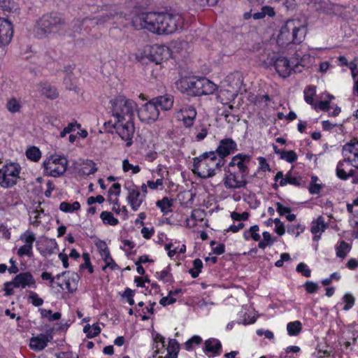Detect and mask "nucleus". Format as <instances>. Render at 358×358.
Wrapping results in <instances>:
<instances>
[{
  "mask_svg": "<svg viewBox=\"0 0 358 358\" xmlns=\"http://www.w3.org/2000/svg\"><path fill=\"white\" fill-rule=\"evenodd\" d=\"M223 165L222 159H219L214 151L206 152L194 158L193 171L199 178H210Z\"/></svg>",
  "mask_w": 358,
  "mask_h": 358,
  "instance_id": "nucleus-1",
  "label": "nucleus"
},
{
  "mask_svg": "<svg viewBox=\"0 0 358 358\" xmlns=\"http://www.w3.org/2000/svg\"><path fill=\"white\" fill-rule=\"evenodd\" d=\"M307 33L306 27L299 20H289L282 26L277 43L282 46L289 43H301Z\"/></svg>",
  "mask_w": 358,
  "mask_h": 358,
  "instance_id": "nucleus-2",
  "label": "nucleus"
},
{
  "mask_svg": "<svg viewBox=\"0 0 358 358\" xmlns=\"http://www.w3.org/2000/svg\"><path fill=\"white\" fill-rule=\"evenodd\" d=\"M162 13L149 12L136 15L131 20L136 29H145L149 31L162 34Z\"/></svg>",
  "mask_w": 358,
  "mask_h": 358,
  "instance_id": "nucleus-3",
  "label": "nucleus"
},
{
  "mask_svg": "<svg viewBox=\"0 0 358 358\" xmlns=\"http://www.w3.org/2000/svg\"><path fill=\"white\" fill-rule=\"evenodd\" d=\"M113 115L118 122H122L126 117L131 120L137 109L136 103L124 96H117L110 101Z\"/></svg>",
  "mask_w": 358,
  "mask_h": 358,
  "instance_id": "nucleus-4",
  "label": "nucleus"
},
{
  "mask_svg": "<svg viewBox=\"0 0 358 358\" xmlns=\"http://www.w3.org/2000/svg\"><path fill=\"white\" fill-rule=\"evenodd\" d=\"M180 83L186 91L195 96L211 94L217 90V85L206 78H184Z\"/></svg>",
  "mask_w": 358,
  "mask_h": 358,
  "instance_id": "nucleus-5",
  "label": "nucleus"
},
{
  "mask_svg": "<svg viewBox=\"0 0 358 358\" xmlns=\"http://www.w3.org/2000/svg\"><path fill=\"white\" fill-rule=\"evenodd\" d=\"M68 161L60 155H52L43 162L44 173L47 176L57 178L66 171Z\"/></svg>",
  "mask_w": 358,
  "mask_h": 358,
  "instance_id": "nucleus-6",
  "label": "nucleus"
},
{
  "mask_svg": "<svg viewBox=\"0 0 358 358\" xmlns=\"http://www.w3.org/2000/svg\"><path fill=\"white\" fill-rule=\"evenodd\" d=\"M291 62L292 65L285 57H279L275 59L273 65L280 77L286 78L291 75L292 72L301 73L303 71V66L302 64L299 62L294 63V61Z\"/></svg>",
  "mask_w": 358,
  "mask_h": 358,
  "instance_id": "nucleus-7",
  "label": "nucleus"
},
{
  "mask_svg": "<svg viewBox=\"0 0 358 358\" xmlns=\"http://www.w3.org/2000/svg\"><path fill=\"white\" fill-rule=\"evenodd\" d=\"M162 34H173L182 28L184 20L180 14L162 13Z\"/></svg>",
  "mask_w": 358,
  "mask_h": 358,
  "instance_id": "nucleus-8",
  "label": "nucleus"
},
{
  "mask_svg": "<svg viewBox=\"0 0 358 358\" xmlns=\"http://www.w3.org/2000/svg\"><path fill=\"white\" fill-rule=\"evenodd\" d=\"M66 24L62 15L57 13H51L44 15L38 22L39 29L44 34L50 33L53 28H59Z\"/></svg>",
  "mask_w": 358,
  "mask_h": 358,
  "instance_id": "nucleus-9",
  "label": "nucleus"
},
{
  "mask_svg": "<svg viewBox=\"0 0 358 358\" xmlns=\"http://www.w3.org/2000/svg\"><path fill=\"white\" fill-rule=\"evenodd\" d=\"M113 127L116 129V132L120 137L126 141L127 146H131L135 133V127L133 121L128 120L125 123L117 121Z\"/></svg>",
  "mask_w": 358,
  "mask_h": 358,
  "instance_id": "nucleus-10",
  "label": "nucleus"
},
{
  "mask_svg": "<svg viewBox=\"0 0 358 358\" xmlns=\"http://www.w3.org/2000/svg\"><path fill=\"white\" fill-rule=\"evenodd\" d=\"M20 240L22 241L23 245L17 249V255L20 257H23L24 256L32 257L34 255L33 245L36 241V236L34 233L27 230L21 234Z\"/></svg>",
  "mask_w": 358,
  "mask_h": 358,
  "instance_id": "nucleus-11",
  "label": "nucleus"
},
{
  "mask_svg": "<svg viewBox=\"0 0 358 358\" xmlns=\"http://www.w3.org/2000/svg\"><path fill=\"white\" fill-rule=\"evenodd\" d=\"M138 115L140 120L148 124L155 122L159 115V108L150 100L145 103L138 110Z\"/></svg>",
  "mask_w": 358,
  "mask_h": 358,
  "instance_id": "nucleus-12",
  "label": "nucleus"
},
{
  "mask_svg": "<svg viewBox=\"0 0 358 358\" xmlns=\"http://www.w3.org/2000/svg\"><path fill=\"white\" fill-rule=\"evenodd\" d=\"M126 188L128 190L127 197L129 205L134 211L139 209L144 200V194H141V190L138 187L134 186L132 180L126 184Z\"/></svg>",
  "mask_w": 358,
  "mask_h": 358,
  "instance_id": "nucleus-13",
  "label": "nucleus"
},
{
  "mask_svg": "<svg viewBox=\"0 0 358 358\" xmlns=\"http://www.w3.org/2000/svg\"><path fill=\"white\" fill-rule=\"evenodd\" d=\"M236 150H237L236 143L231 138H226L220 141L219 145L214 152L217 156V158L219 159H222V162H224V159L234 153Z\"/></svg>",
  "mask_w": 358,
  "mask_h": 358,
  "instance_id": "nucleus-14",
  "label": "nucleus"
},
{
  "mask_svg": "<svg viewBox=\"0 0 358 358\" xmlns=\"http://www.w3.org/2000/svg\"><path fill=\"white\" fill-rule=\"evenodd\" d=\"M343 157L354 164L353 166L358 169V141L352 139L345 143L342 148Z\"/></svg>",
  "mask_w": 358,
  "mask_h": 358,
  "instance_id": "nucleus-15",
  "label": "nucleus"
},
{
  "mask_svg": "<svg viewBox=\"0 0 358 358\" xmlns=\"http://www.w3.org/2000/svg\"><path fill=\"white\" fill-rule=\"evenodd\" d=\"M251 159L252 157L249 155L238 153L232 157L229 166L231 168L237 166L238 171L241 173V177L243 178L248 173V164Z\"/></svg>",
  "mask_w": 358,
  "mask_h": 358,
  "instance_id": "nucleus-16",
  "label": "nucleus"
},
{
  "mask_svg": "<svg viewBox=\"0 0 358 358\" xmlns=\"http://www.w3.org/2000/svg\"><path fill=\"white\" fill-rule=\"evenodd\" d=\"M57 286L59 287L62 289H66L68 292L73 293L77 289V278L76 275L72 274L71 276L66 275V272H63L61 274L56 275Z\"/></svg>",
  "mask_w": 358,
  "mask_h": 358,
  "instance_id": "nucleus-17",
  "label": "nucleus"
},
{
  "mask_svg": "<svg viewBox=\"0 0 358 358\" xmlns=\"http://www.w3.org/2000/svg\"><path fill=\"white\" fill-rule=\"evenodd\" d=\"M13 35L12 24L4 18H0V44L8 45Z\"/></svg>",
  "mask_w": 358,
  "mask_h": 358,
  "instance_id": "nucleus-18",
  "label": "nucleus"
},
{
  "mask_svg": "<svg viewBox=\"0 0 358 358\" xmlns=\"http://www.w3.org/2000/svg\"><path fill=\"white\" fill-rule=\"evenodd\" d=\"M13 280L15 288L36 287V281L32 274L29 272L20 273Z\"/></svg>",
  "mask_w": 358,
  "mask_h": 358,
  "instance_id": "nucleus-19",
  "label": "nucleus"
},
{
  "mask_svg": "<svg viewBox=\"0 0 358 358\" xmlns=\"http://www.w3.org/2000/svg\"><path fill=\"white\" fill-rule=\"evenodd\" d=\"M178 115L179 118H181L186 127H191L196 118V111L193 106H185L178 112Z\"/></svg>",
  "mask_w": 358,
  "mask_h": 358,
  "instance_id": "nucleus-20",
  "label": "nucleus"
},
{
  "mask_svg": "<svg viewBox=\"0 0 358 358\" xmlns=\"http://www.w3.org/2000/svg\"><path fill=\"white\" fill-rule=\"evenodd\" d=\"M222 350L221 342L214 338L206 340L204 343L203 352L208 357H216L220 355Z\"/></svg>",
  "mask_w": 358,
  "mask_h": 358,
  "instance_id": "nucleus-21",
  "label": "nucleus"
},
{
  "mask_svg": "<svg viewBox=\"0 0 358 358\" xmlns=\"http://www.w3.org/2000/svg\"><path fill=\"white\" fill-rule=\"evenodd\" d=\"M353 165V163L344 158L337 165V176L341 179H347L349 177H352L354 176V170L352 169Z\"/></svg>",
  "mask_w": 358,
  "mask_h": 358,
  "instance_id": "nucleus-22",
  "label": "nucleus"
},
{
  "mask_svg": "<svg viewBox=\"0 0 358 358\" xmlns=\"http://www.w3.org/2000/svg\"><path fill=\"white\" fill-rule=\"evenodd\" d=\"M52 339V336L45 334H40L30 339L29 347L35 351L43 350Z\"/></svg>",
  "mask_w": 358,
  "mask_h": 358,
  "instance_id": "nucleus-23",
  "label": "nucleus"
},
{
  "mask_svg": "<svg viewBox=\"0 0 358 358\" xmlns=\"http://www.w3.org/2000/svg\"><path fill=\"white\" fill-rule=\"evenodd\" d=\"M169 49L164 46H156L152 48L149 59L155 64H160L167 57Z\"/></svg>",
  "mask_w": 358,
  "mask_h": 358,
  "instance_id": "nucleus-24",
  "label": "nucleus"
},
{
  "mask_svg": "<svg viewBox=\"0 0 358 358\" xmlns=\"http://www.w3.org/2000/svg\"><path fill=\"white\" fill-rule=\"evenodd\" d=\"M157 108H160L162 110H169L173 106V96L171 94L159 96L151 99Z\"/></svg>",
  "mask_w": 358,
  "mask_h": 358,
  "instance_id": "nucleus-25",
  "label": "nucleus"
},
{
  "mask_svg": "<svg viewBox=\"0 0 358 358\" xmlns=\"http://www.w3.org/2000/svg\"><path fill=\"white\" fill-rule=\"evenodd\" d=\"M327 228V224L324 222V218L322 216L317 217L311 223L310 231L314 235L313 241H318L320 239L322 234Z\"/></svg>",
  "mask_w": 358,
  "mask_h": 358,
  "instance_id": "nucleus-26",
  "label": "nucleus"
},
{
  "mask_svg": "<svg viewBox=\"0 0 358 358\" xmlns=\"http://www.w3.org/2000/svg\"><path fill=\"white\" fill-rule=\"evenodd\" d=\"M20 166L16 163H9L0 169V177L6 179L7 177L17 178L20 173Z\"/></svg>",
  "mask_w": 358,
  "mask_h": 358,
  "instance_id": "nucleus-27",
  "label": "nucleus"
},
{
  "mask_svg": "<svg viewBox=\"0 0 358 358\" xmlns=\"http://www.w3.org/2000/svg\"><path fill=\"white\" fill-rule=\"evenodd\" d=\"M100 255L105 262V265L102 267L103 271L110 268L112 271L119 270L120 267L112 258L108 248H105L100 251Z\"/></svg>",
  "mask_w": 358,
  "mask_h": 358,
  "instance_id": "nucleus-28",
  "label": "nucleus"
},
{
  "mask_svg": "<svg viewBox=\"0 0 358 358\" xmlns=\"http://www.w3.org/2000/svg\"><path fill=\"white\" fill-rule=\"evenodd\" d=\"M40 254L44 257H48L55 253L58 250L57 243L55 240L48 241L44 248H37Z\"/></svg>",
  "mask_w": 358,
  "mask_h": 358,
  "instance_id": "nucleus-29",
  "label": "nucleus"
},
{
  "mask_svg": "<svg viewBox=\"0 0 358 358\" xmlns=\"http://www.w3.org/2000/svg\"><path fill=\"white\" fill-rule=\"evenodd\" d=\"M180 350V345L178 342L173 338L169 341V345L166 348V355L164 357H159L158 358H178V355Z\"/></svg>",
  "mask_w": 358,
  "mask_h": 358,
  "instance_id": "nucleus-30",
  "label": "nucleus"
},
{
  "mask_svg": "<svg viewBox=\"0 0 358 358\" xmlns=\"http://www.w3.org/2000/svg\"><path fill=\"white\" fill-rule=\"evenodd\" d=\"M336 257L344 259L351 250V245L345 241H341L335 245Z\"/></svg>",
  "mask_w": 358,
  "mask_h": 358,
  "instance_id": "nucleus-31",
  "label": "nucleus"
},
{
  "mask_svg": "<svg viewBox=\"0 0 358 358\" xmlns=\"http://www.w3.org/2000/svg\"><path fill=\"white\" fill-rule=\"evenodd\" d=\"M155 276L159 281H162L164 283H172L174 280L172 274L171 273L170 266H166L163 270L155 273Z\"/></svg>",
  "mask_w": 358,
  "mask_h": 358,
  "instance_id": "nucleus-32",
  "label": "nucleus"
},
{
  "mask_svg": "<svg viewBox=\"0 0 358 358\" xmlns=\"http://www.w3.org/2000/svg\"><path fill=\"white\" fill-rule=\"evenodd\" d=\"M259 226L255 224L253 226H251L249 229L245 230L243 234V238L245 241H248L250 239H252L255 241H259L260 240V235L259 234Z\"/></svg>",
  "mask_w": 358,
  "mask_h": 358,
  "instance_id": "nucleus-33",
  "label": "nucleus"
},
{
  "mask_svg": "<svg viewBox=\"0 0 358 358\" xmlns=\"http://www.w3.org/2000/svg\"><path fill=\"white\" fill-rule=\"evenodd\" d=\"M41 94L50 99H55L59 96L57 88L47 83L42 85Z\"/></svg>",
  "mask_w": 358,
  "mask_h": 358,
  "instance_id": "nucleus-34",
  "label": "nucleus"
},
{
  "mask_svg": "<svg viewBox=\"0 0 358 358\" xmlns=\"http://www.w3.org/2000/svg\"><path fill=\"white\" fill-rule=\"evenodd\" d=\"M156 206L160 209L163 215H166L172 210L173 201L167 197H164L156 202Z\"/></svg>",
  "mask_w": 358,
  "mask_h": 358,
  "instance_id": "nucleus-35",
  "label": "nucleus"
},
{
  "mask_svg": "<svg viewBox=\"0 0 358 358\" xmlns=\"http://www.w3.org/2000/svg\"><path fill=\"white\" fill-rule=\"evenodd\" d=\"M302 330V324L300 321L290 322L287 324V334L290 336H297Z\"/></svg>",
  "mask_w": 358,
  "mask_h": 358,
  "instance_id": "nucleus-36",
  "label": "nucleus"
},
{
  "mask_svg": "<svg viewBox=\"0 0 358 358\" xmlns=\"http://www.w3.org/2000/svg\"><path fill=\"white\" fill-rule=\"evenodd\" d=\"M80 204L78 201H74L73 203L63 201L59 204V210L64 213H73L80 210Z\"/></svg>",
  "mask_w": 358,
  "mask_h": 358,
  "instance_id": "nucleus-37",
  "label": "nucleus"
},
{
  "mask_svg": "<svg viewBox=\"0 0 358 358\" xmlns=\"http://www.w3.org/2000/svg\"><path fill=\"white\" fill-rule=\"evenodd\" d=\"M263 239L258 243V248L264 250L267 246H271L275 241V238L273 237L268 231L262 233Z\"/></svg>",
  "mask_w": 358,
  "mask_h": 358,
  "instance_id": "nucleus-38",
  "label": "nucleus"
},
{
  "mask_svg": "<svg viewBox=\"0 0 358 358\" xmlns=\"http://www.w3.org/2000/svg\"><path fill=\"white\" fill-rule=\"evenodd\" d=\"M275 15V13L272 7L265 6L262 7L261 11L255 13L252 15V17L255 20H259L264 18L266 15H268L269 17H273Z\"/></svg>",
  "mask_w": 358,
  "mask_h": 358,
  "instance_id": "nucleus-39",
  "label": "nucleus"
},
{
  "mask_svg": "<svg viewBox=\"0 0 358 358\" xmlns=\"http://www.w3.org/2000/svg\"><path fill=\"white\" fill-rule=\"evenodd\" d=\"M96 164L91 160H87L82 164L80 173L84 176H89L96 171Z\"/></svg>",
  "mask_w": 358,
  "mask_h": 358,
  "instance_id": "nucleus-40",
  "label": "nucleus"
},
{
  "mask_svg": "<svg viewBox=\"0 0 358 358\" xmlns=\"http://www.w3.org/2000/svg\"><path fill=\"white\" fill-rule=\"evenodd\" d=\"M6 108L9 112L12 113H19L22 108L21 102L16 98L12 97L8 100L6 103Z\"/></svg>",
  "mask_w": 358,
  "mask_h": 358,
  "instance_id": "nucleus-41",
  "label": "nucleus"
},
{
  "mask_svg": "<svg viewBox=\"0 0 358 358\" xmlns=\"http://www.w3.org/2000/svg\"><path fill=\"white\" fill-rule=\"evenodd\" d=\"M100 217L106 224L115 226L119 222L118 220L113 216V213L108 211H103L100 215Z\"/></svg>",
  "mask_w": 358,
  "mask_h": 358,
  "instance_id": "nucleus-42",
  "label": "nucleus"
},
{
  "mask_svg": "<svg viewBox=\"0 0 358 358\" xmlns=\"http://www.w3.org/2000/svg\"><path fill=\"white\" fill-rule=\"evenodd\" d=\"M205 216V211L201 209H194L191 214V217L199 223L200 227L206 225V221L204 219Z\"/></svg>",
  "mask_w": 358,
  "mask_h": 358,
  "instance_id": "nucleus-43",
  "label": "nucleus"
},
{
  "mask_svg": "<svg viewBox=\"0 0 358 358\" xmlns=\"http://www.w3.org/2000/svg\"><path fill=\"white\" fill-rule=\"evenodd\" d=\"M84 332L88 338H94L98 336L101 332V328L98 324L85 325L83 329Z\"/></svg>",
  "mask_w": 358,
  "mask_h": 358,
  "instance_id": "nucleus-44",
  "label": "nucleus"
},
{
  "mask_svg": "<svg viewBox=\"0 0 358 358\" xmlns=\"http://www.w3.org/2000/svg\"><path fill=\"white\" fill-rule=\"evenodd\" d=\"M41 315L43 318H47L49 321H55L61 318V313L56 312L52 313L51 310H46L44 308H39Z\"/></svg>",
  "mask_w": 358,
  "mask_h": 358,
  "instance_id": "nucleus-45",
  "label": "nucleus"
},
{
  "mask_svg": "<svg viewBox=\"0 0 358 358\" xmlns=\"http://www.w3.org/2000/svg\"><path fill=\"white\" fill-rule=\"evenodd\" d=\"M203 268L202 261L196 258L193 261V268L189 270V273L193 278H196L199 276Z\"/></svg>",
  "mask_w": 358,
  "mask_h": 358,
  "instance_id": "nucleus-46",
  "label": "nucleus"
},
{
  "mask_svg": "<svg viewBox=\"0 0 358 358\" xmlns=\"http://www.w3.org/2000/svg\"><path fill=\"white\" fill-rule=\"evenodd\" d=\"M26 156L33 162H38L41 159V152L38 148L33 146L27 149Z\"/></svg>",
  "mask_w": 358,
  "mask_h": 358,
  "instance_id": "nucleus-47",
  "label": "nucleus"
},
{
  "mask_svg": "<svg viewBox=\"0 0 358 358\" xmlns=\"http://www.w3.org/2000/svg\"><path fill=\"white\" fill-rule=\"evenodd\" d=\"M234 98V93L229 90H220L217 94V99L222 103H227Z\"/></svg>",
  "mask_w": 358,
  "mask_h": 358,
  "instance_id": "nucleus-48",
  "label": "nucleus"
},
{
  "mask_svg": "<svg viewBox=\"0 0 358 358\" xmlns=\"http://www.w3.org/2000/svg\"><path fill=\"white\" fill-rule=\"evenodd\" d=\"M202 342V338L198 335H194L185 343V349L190 351L193 349L194 345H198Z\"/></svg>",
  "mask_w": 358,
  "mask_h": 358,
  "instance_id": "nucleus-49",
  "label": "nucleus"
},
{
  "mask_svg": "<svg viewBox=\"0 0 358 358\" xmlns=\"http://www.w3.org/2000/svg\"><path fill=\"white\" fill-rule=\"evenodd\" d=\"M315 95V87L313 86H308L304 90V99L306 101L313 106L314 105V100L313 97Z\"/></svg>",
  "mask_w": 358,
  "mask_h": 358,
  "instance_id": "nucleus-50",
  "label": "nucleus"
},
{
  "mask_svg": "<svg viewBox=\"0 0 358 358\" xmlns=\"http://www.w3.org/2000/svg\"><path fill=\"white\" fill-rule=\"evenodd\" d=\"M28 301L34 306L39 307L43 305V299L39 297L34 292H30L28 296Z\"/></svg>",
  "mask_w": 358,
  "mask_h": 358,
  "instance_id": "nucleus-51",
  "label": "nucleus"
},
{
  "mask_svg": "<svg viewBox=\"0 0 358 358\" xmlns=\"http://www.w3.org/2000/svg\"><path fill=\"white\" fill-rule=\"evenodd\" d=\"M154 342L155 344V348H156L155 352L159 354L161 349H164L165 347V339L161 334H156L154 336Z\"/></svg>",
  "mask_w": 358,
  "mask_h": 358,
  "instance_id": "nucleus-52",
  "label": "nucleus"
},
{
  "mask_svg": "<svg viewBox=\"0 0 358 358\" xmlns=\"http://www.w3.org/2000/svg\"><path fill=\"white\" fill-rule=\"evenodd\" d=\"M343 300L345 303V306L343 307L344 310H348L352 308L355 301V297L350 293H346L343 296Z\"/></svg>",
  "mask_w": 358,
  "mask_h": 358,
  "instance_id": "nucleus-53",
  "label": "nucleus"
},
{
  "mask_svg": "<svg viewBox=\"0 0 358 358\" xmlns=\"http://www.w3.org/2000/svg\"><path fill=\"white\" fill-rule=\"evenodd\" d=\"M246 180H224V186L229 189H236L244 187Z\"/></svg>",
  "mask_w": 358,
  "mask_h": 358,
  "instance_id": "nucleus-54",
  "label": "nucleus"
},
{
  "mask_svg": "<svg viewBox=\"0 0 358 358\" xmlns=\"http://www.w3.org/2000/svg\"><path fill=\"white\" fill-rule=\"evenodd\" d=\"M282 159H284L289 163L294 162L297 159V155L296 152L293 150H283L282 152V156L280 157Z\"/></svg>",
  "mask_w": 358,
  "mask_h": 358,
  "instance_id": "nucleus-55",
  "label": "nucleus"
},
{
  "mask_svg": "<svg viewBox=\"0 0 358 358\" xmlns=\"http://www.w3.org/2000/svg\"><path fill=\"white\" fill-rule=\"evenodd\" d=\"M45 216V214L43 210H36L32 212V215L31 216V220L32 224L38 225L41 222V219L43 217Z\"/></svg>",
  "mask_w": 358,
  "mask_h": 358,
  "instance_id": "nucleus-56",
  "label": "nucleus"
},
{
  "mask_svg": "<svg viewBox=\"0 0 358 358\" xmlns=\"http://www.w3.org/2000/svg\"><path fill=\"white\" fill-rule=\"evenodd\" d=\"M296 271L298 273H301L305 277H310L311 275V270L308 266L303 262H301L297 265Z\"/></svg>",
  "mask_w": 358,
  "mask_h": 358,
  "instance_id": "nucleus-57",
  "label": "nucleus"
},
{
  "mask_svg": "<svg viewBox=\"0 0 358 358\" xmlns=\"http://www.w3.org/2000/svg\"><path fill=\"white\" fill-rule=\"evenodd\" d=\"M304 287L308 293L313 294L318 289L319 285L313 281H306L304 284Z\"/></svg>",
  "mask_w": 358,
  "mask_h": 358,
  "instance_id": "nucleus-58",
  "label": "nucleus"
},
{
  "mask_svg": "<svg viewBox=\"0 0 358 358\" xmlns=\"http://www.w3.org/2000/svg\"><path fill=\"white\" fill-rule=\"evenodd\" d=\"M316 181L317 180H312V182H310V184L309 185L308 190L310 194H317L320 192V191L322 188V185L317 183Z\"/></svg>",
  "mask_w": 358,
  "mask_h": 358,
  "instance_id": "nucleus-59",
  "label": "nucleus"
},
{
  "mask_svg": "<svg viewBox=\"0 0 358 358\" xmlns=\"http://www.w3.org/2000/svg\"><path fill=\"white\" fill-rule=\"evenodd\" d=\"M249 213L248 212H243L240 214L236 211L231 213V217L234 221L247 220L249 217Z\"/></svg>",
  "mask_w": 358,
  "mask_h": 358,
  "instance_id": "nucleus-60",
  "label": "nucleus"
},
{
  "mask_svg": "<svg viewBox=\"0 0 358 358\" xmlns=\"http://www.w3.org/2000/svg\"><path fill=\"white\" fill-rule=\"evenodd\" d=\"M274 223L275 233L279 236H282L285 232L284 224L278 218L274 220Z\"/></svg>",
  "mask_w": 358,
  "mask_h": 358,
  "instance_id": "nucleus-61",
  "label": "nucleus"
},
{
  "mask_svg": "<svg viewBox=\"0 0 358 358\" xmlns=\"http://www.w3.org/2000/svg\"><path fill=\"white\" fill-rule=\"evenodd\" d=\"M173 291H171L167 296L161 299L159 303L161 305L166 306L176 302V299L173 296Z\"/></svg>",
  "mask_w": 358,
  "mask_h": 358,
  "instance_id": "nucleus-62",
  "label": "nucleus"
},
{
  "mask_svg": "<svg viewBox=\"0 0 358 358\" xmlns=\"http://www.w3.org/2000/svg\"><path fill=\"white\" fill-rule=\"evenodd\" d=\"M123 170L124 172H128L131 170L133 173H136L139 172L140 168L138 166H133L127 160H124L123 161Z\"/></svg>",
  "mask_w": 358,
  "mask_h": 358,
  "instance_id": "nucleus-63",
  "label": "nucleus"
},
{
  "mask_svg": "<svg viewBox=\"0 0 358 358\" xmlns=\"http://www.w3.org/2000/svg\"><path fill=\"white\" fill-rule=\"evenodd\" d=\"M349 68L351 70L353 78L358 76V57H355L351 62H350Z\"/></svg>",
  "mask_w": 358,
  "mask_h": 358,
  "instance_id": "nucleus-64",
  "label": "nucleus"
}]
</instances>
